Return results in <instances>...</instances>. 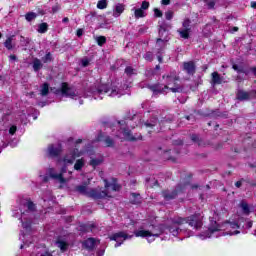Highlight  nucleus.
Segmentation results:
<instances>
[{
  "instance_id": "3",
  "label": "nucleus",
  "mask_w": 256,
  "mask_h": 256,
  "mask_svg": "<svg viewBox=\"0 0 256 256\" xmlns=\"http://www.w3.org/2000/svg\"><path fill=\"white\" fill-rule=\"evenodd\" d=\"M35 211V205L31 200H22L18 208L12 210L13 217L19 219L22 223L24 231H21L20 241H25L26 237H29V231H31V223H33V213Z\"/></svg>"
},
{
  "instance_id": "34",
  "label": "nucleus",
  "mask_w": 256,
  "mask_h": 256,
  "mask_svg": "<svg viewBox=\"0 0 256 256\" xmlns=\"http://www.w3.org/2000/svg\"><path fill=\"white\" fill-rule=\"evenodd\" d=\"M132 198L135 199V200H132V203L134 205H137L138 203H141L140 199H141V196L139 194H131Z\"/></svg>"
},
{
  "instance_id": "2",
  "label": "nucleus",
  "mask_w": 256,
  "mask_h": 256,
  "mask_svg": "<svg viewBox=\"0 0 256 256\" xmlns=\"http://www.w3.org/2000/svg\"><path fill=\"white\" fill-rule=\"evenodd\" d=\"M79 143H81V140H77L74 148L71 149L69 153L66 154L62 159L58 160L57 166L61 167V173H56L55 168H48L46 170V175L50 177V179H54V181L60 183V189H65V187H67V179L63 177V173H66L67 171V166L73 165V163H75V159L77 157H82V155L85 153L82 150L79 151V148H77Z\"/></svg>"
},
{
  "instance_id": "16",
  "label": "nucleus",
  "mask_w": 256,
  "mask_h": 256,
  "mask_svg": "<svg viewBox=\"0 0 256 256\" xmlns=\"http://www.w3.org/2000/svg\"><path fill=\"white\" fill-rule=\"evenodd\" d=\"M97 141H102L106 147H113V139L109 136L103 135V133L98 134Z\"/></svg>"
},
{
  "instance_id": "42",
  "label": "nucleus",
  "mask_w": 256,
  "mask_h": 256,
  "mask_svg": "<svg viewBox=\"0 0 256 256\" xmlns=\"http://www.w3.org/2000/svg\"><path fill=\"white\" fill-rule=\"evenodd\" d=\"M20 42L22 43V45L27 46V45H29V38H25V37L21 36Z\"/></svg>"
},
{
  "instance_id": "40",
  "label": "nucleus",
  "mask_w": 256,
  "mask_h": 256,
  "mask_svg": "<svg viewBox=\"0 0 256 256\" xmlns=\"http://www.w3.org/2000/svg\"><path fill=\"white\" fill-rule=\"evenodd\" d=\"M144 59H146V61H153V54L151 52H147L144 55Z\"/></svg>"
},
{
  "instance_id": "35",
  "label": "nucleus",
  "mask_w": 256,
  "mask_h": 256,
  "mask_svg": "<svg viewBox=\"0 0 256 256\" xmlns=\"http://www.w3.org/2000/svg\"><path fill=\"white\" fill-rule=\"evenodd\" d=\"M36 17L37 14H35L34 12H29L25 15L26 21H33V19H35Z\"/></svg>"
},
{
  "instance_id": "54",
  "label": "nucleus",
  "mask_w": 256,
  "mask_h": 256,
  "mask_svg": "<svg viewBox=\"0 0 256 256\" xmlns=\"http://www.w3.org/2000/svg\"><path fill=\"white\" fill-rule=\"evenodd\" d=\"M252 9H256V2H251Z\"/></svg>"
},
{
  "instance_id": "63",
  "label": "nucleus",
  "mask_w": 256,
  "mask_h": 256,
  "mask_svg": "<svg viewBox=\"0 0 256 256\" xmlns=\"http://www.w3.org/2000/svg\"><path fill=\"white\" fill-rule=\"evenodd\" d=\"M233 69H235V70L237 71V66L234 65V66H233Z\"/></svg>"
},
{
  "instance_id": "62",
  "label": "nucleus",
  "mask_w": 256,
  "mask_h": 256,
  "mask_svg": "<svg viewBox=\"0 0 256 256\" xmlns=\"http://www.w3.org/2000/svg\"><path fill=\"white\" fill-rule=\"evenodd\" d=\"M80 105H83V100H79Z\"/></svg>"
},
{
  "instance_id": "5",
  "label": "nucleus",
  "mask_w": 256,
  "mask_h": 256,
  "mask_svg": "<svg viewBox=\"0 0 256 256\" xmlns=\"http://www.w3.org/2000/svg\"><path fill=\"white\" fill-rule=\"evenodd\" d=\"M84 95L85 97H92V99L95 100H101L105 95L108 97H121V95H125V93L115 84H111L110 86L107 84H97L89 88Z\"/></svg>"
},
{
  "instance_id": "29",
  "label": "nucleus",
  "mask_w": 256,
  "mask_h": 256,
  "mask_svg": "<svg viewBox=\"0 0 256 256\" xmlns=\"http://www.w3.org/2000/svg\"><path fill=\"white\" fill-rule=\"evenodd\" d=\"M41 67H43V63H41V60L34 59V61H33V69H34V71H39V69H41Z\"/></svg>"
},
{
  "instance_id": "27",
  "label": "nucleus",
  "mask_w": 256,
  "mask_h": 256,
  "mask_svg": "<svg viewBox=\"0 0 256 256\" xmlns=\"http://www.w3.org/2000/svg\"><path fill=\"white\" fill-rule=\"evenodd\" d=\"M13 37L14 36H9L6 41L4 42V47H6V49H8V51H11V49H13L14 45H13Z\"/></svg>"
},
{
  "instance_id": "58",
  "label": "nucleus",
  "mask_w": 256,
  "mask_h": 256,
  "mask_svg": "<svg viewBox=\"0 0 256 256\" xmlns=\"http://www.w3.org/2000/svg\"><path fill=\"white\" fill-rule=\"evenodd\" d=\"M253 226V223L252 222H249L248 223V227H252Z\"/></svg>"
},
{
  "instance_id": "17",
  "label": "nucleus",
  "mask_w": 256,
  "mask_h": 256,
  "mask_svg": "<svg viewBox=\"0 0 256 256\" xmlns=\"http://www.w3.org/2000/svg\"><path fill=\"white\" fill-rule=\"evenodd\" d=\"M56 246L62 251V253H65V251L69 249V241L65 238H58Z\"/></svg>"
},
{
  "instance_id": "21",
  "label": "nucleus",
  "mask_w": 256,
  "mask_h": 256,
  "mask_svg": "<svg viewBox=\"0 0 256 256\" xmlns=\"http://www.w3.org/2000/svg\"><path fill=\"white\" fill-rule=\"evenodd\" d=\"M223 83V77L219 75L217 72L212 73V85H221Z\"/></svg>"
},
{
  "instance_id": "48",
  "label": "nucleus",
  "mask_w": 256,
  "mask_h": 256,
  "mask_svg": "<svg viewBox=\"0 0 256 256\" xmlns=\"http://www.w3.org/2000/svg\"><path fill=\"white\" fill-rule=\"evenodd\" d=\"M207 6H208V9H213V7H215V2L210 1V2H208Z\"/></svg>"
},
{
  "instance_id": "33",
  "label": "nucleus",
  "mask_w": 256,
  "mask_h": 256,
  "mask_svg": "<svg viewBox=\"0 0 256 256\" xmlns=\"http://www.w3.org/2000/svg\"><path fill=\"white\" fill-rule=\"evenodd\" d=\"M180 37H182V39H189V29H185L182 31H179Z\"/></svg>"
},
{
  "instance_id": "64",
  "label": "nucleus",
  "mask_w": 256,
  "mask_h": 256,
  "mask_svg": "<svg viewBox=\"0 0 256 256\" xmlns=\"http://www.w3.org/2000/svg\"><path fill=\"white\" fill-rule=\"evenodd\" d=\"M254 235L256 236V230H255V232H254Z\"/></svg>"
},
{
  "instance_id": "1",
  "label": "nucleus",
  "mask_w": 256,
  "mask_h": 256,
  "mask_svg": "<svg viewBox=\"0 0 256 256\" xmlns=\"http://www.w3.org/2000/svg\"><path fill=\"white\" fill-rule=\"evenodd\" d=\"M185 223H188L190 227L197 231L203 227V214L196 213L187 218L174 217L167 227L165 225L155 226L145 222L133 232L129 230L119 231L112 234L109 239L110 241L116 242L114 245L116 248L121 247L125 241H129L133 237H141L142 239H146L148 243H153L161 235H169L170 233L173 237H177L183 231L181 230V225H185Z\"/></svg>"
},
{
  "instance_id": "10",
  "label": "nucleus",
  "mask_w": 256,
  "mask_h": 256,
  "mask_svg": "<svg viewBox=\"0 0 256 256\" xmlns=\"http://www.w3.org/2000/svg\"><path fill=\"white\" fill-rule=\"evenodd\" d=\"M159 35L160 38L157 39L156 47H165V45H167V41H169V38H167L169 32H167V30L161 26L159 29Z\"/></svg>"
},
{
  "instance_id": "31",
  "label": "nucleus",
  "mask_w": 256,
  "mask_h": 256,
  "mask_svg": "<svg viewBox=\"0 0 256 256\" xmlns=\"http://www.w3.org/2000/svg\"><path fill=\"white\" fill-rule=\"evenodd\" d=\"M44 203H47V201H53V195L51 194V191H46L43 196Z\"/></svg>"
},
{
  "instance_id": "12",
  "label": "nucleus",
  "mask_w": 256,
  "mask_h": 256,
  "mask_svg": "<svg viewBox=\"0 0 256 256\" xmlns=\"http://www.w3.org/2000/svg\"><path fill=\"white\" fill-rule=\"evenodd\" d=\"M30 256H53V254L49 252V249H47V247H45L44 245H41V246L34 247Z\"/></svg>"
},
{
  "instance_id": "24",
  "label": "nucleus",
  "mask_w": 256,
  "mask_h": 256,
  "mask_svg": "<svg viewBox=\"0 0 256 256\" xmlns=\"http://www.w3.org/2000/svg\"><path fill=\"white\" fill-rule=\"evenodd\" d=\"M83 167H85V159L81 158V159L76 160V162L74 164L75 171H81V169H83Z\"/></svg>"
},
{
  "instance_id": "26",
  "label": "nucleus",
  "mask_w": 256,
  "mask_h": 256,
  "mask_svg": "<svg viewBox=\"0 0 256 256\" xmlns=\"http://www.w3.org/2000/svg\"><path fill=\"white\" fill-rule=\"evenodd\" d=\"M240 207L245 215H249V213H251V210L253 209V207H250L247 202H241Z\"/></svg>"
},
{
  "instance_id": "47",
  "label": "nucleus",
  "mask_w": 256,
  "mask_h": 256,
  "mask_svg": "<svg viewBox=\"0 0 256 256\" xmlns=\"http://www.w3.org/2000/svg\"><path fill=\"white\" fill-rule=\"evenodd\" d=\"M190 24H191V21L189 19L184 20L183 22L184 29H189Z\"/></svg>"
},
{
  "instance_id": "11",
  "label": "nucleus",
  "mask_w": 256,
  "mask_h": 256,
  "mask_svg": "<svg viewBox=\"0 0 256 256\" xmlns=\"http://www.w3.org/2000/svg\"><path fill=\"white\" fill-rule=\"evenodd\" d=\"M62 151L63 148L61 147V144H51L46 150V155H48V157H57L58 155H61Z\"/></svg>"
},
{
  "instance_id": "8",
  "label": "nucleus",
  "mask_w": 256,
  "mask_h": 256,
  "mask_svg": "<svg viewBox=\"0 0 256 256\" xmlns=\"http://www.w3.org/2000/svg\"><path fill=\"white\" fill-rule=\"evenodd\" d=\"M61 92L64 97H70V99H79L81 95H79V92L67 85V83H63L61 87Z\"/></svg>"
},
{
  "instance_id": "15",
  "label": "nucleus",
  "mask_w": 256,
  "mask_h": 256,
  "mask_svg": "<svg viewBox=\"0 0 256 256\" xmlns=\"http://www.w3.org/2000/svg\"><path fill=\"white\" fill-rule=\"evenodd\" d=\"M124 11H125V4L123 3L115 4L113 7V17H115V19H117L118 17H121Z\"/></svg>"
},
{
  "instance_id": "61",
  "label": "nucleus",
  "mask_w": 256,
  "mask_h": 256,
  "mask_svg": "<svg viewBox=\"0 0 256 256\" xmlns=\"http://www.w3.org/2000/svg\"><path fill=\"white\" fill-rule=\"evenodd\" d=\"M233 29H234V31H239V28H237V27H234Z\"/></svg>"
},
{
  "instance_id": "19",
  "label": "nucleus",
  "mask_w": 256,
  "mask_h": 256,
  "mask_svg": "<svg viewBox=\"0 0 256 256\" xmlns=\"http://www.w3.org/2000/svg\"><path fill=\"white\" fill-rule=\"evenodd\" d=\"M236 97L238 101H249L251 99V93L239 90Z\"/></svg>"
},
{
  "instance_id": "43",
  "label": "nucleus",
  "mask_w": 256,
  "mask_h": 256,
  "mask_svg": "<svg viewBox=\"0 0 256 256\" xmlns=\"http://www.w3.org/2000/svg\"><path fill=\"white\" fill-rule=\"evenodd\" d=\"M154 15H155V17H163V12H161V10H159V8H155Z\"/></svg>"
},
{
  "instance_id": "25",
  "label": "nucleus",
  "mask_w": 256,
  "mask_h": 256,
  "mask_svg": "<svg viewBox=\"0 0 256 256\" xmlns=\"http://www.w3.org/2000/svg\"><path fill=\"white\" fill-rule=\"evenodd\" d=\"M40 95L42 97H47V95H49V84L44 83L40 86Z\"/></svg>"
},
{
  "instance_id": "38",
  "label": "nucleus",
  "mask_w": 256,
  "mask_h": 256,
  "mask_svg": "<svg viewBox=\"0 0 256 256\" xmlns=\"http://www.w3.org/2000/svg\"><path fill=\"white\" fill-rule=\"evenodd\" d=\"M140 9H142V11H147V9H149V2L143 1Z\"/></svg>"
},
{
  "instance_id": "14",
  "label": "nucleus",
  "mask_w": 256,
  "mask_h": 256,
  "mask_svg": "<svg viewBox=\"0 0 256 256\" xmlns=\"http://www.w3.org/2000/svg\"><path fill=\"white\" fill-rule=\"evenodd\" d=\"M116 137H119V139H125L126 141H137V139H141V136L135 138L133 135H131V131L127 129L122 130L121 134H117Z\"/></svg>"
},
{
  "instance_id": "20",
  "label": "nucleus",
  "mask_w": 256,
  "mask_h": 256,
  "mask_svg": "<svg viewBox=\"0 0 256 256\" xmlns=\"http://www.w3.org/2000/svg\"><path fill=\"white\" fill-rule=\"evenodd\" d=\"M184 71H186L188 75H193L195 73V64L193 62L184 63Z\"/></svg>"
},
{
  "instance_id": "32",
  "label": "nucleus",
  "mask_w": 256,
  "mask_h": 256,
  "mask_svg": "<svg viewBox=\"0 0 256 256\" xmlns=\"http://www.w3.org/2000/svg\"><path fill=\"white\" fill-rule=\"evenodd\" d=\"M97 9H107V0H99L97 3Z\"/></svg>"
},
{
  "instance_id": "28",
  "label": "nucleus",
  "mask_w": 256,
  "mask_h": 256,
  "mask_svg": "<svg viewBox=\"0 0 256 256\" xmlns=\"http://www.w3.org/2000/svg\"><path fill=\"white\" fill-rule=\"evenodd\" d=\"M49 25L47 23H41L38 25V33H47Z\"/></svg>"
},
{
  "instance_id": "23",
  "label": "nucleus",
  "mask_w": 256,
  "mask_h": 256,
  "mask_svg": "<svg viewBox=\"0 0 256 256\" xmlns=\"http://www.w3.org/2000/svg\"><path fill=\"white\" fill-rule=\"evenodd\" d=\"M103 163V156H100L99 158H93L91 157L90 165L95 169V167H98V165H101Z\"/></svg>"
},
{
  "instance_id": "59",
  "label": "nucleus",
  "mask_w": 256,
  "mask_h": 256,
  "mask_svg": "<svg viewBox=\"0 0 256 256\" xmlns=\"http://www.w3.org/2000/svg\"><path fill=\"white\" fill-rule=\"evenodd\" d=\"M44 181H49L48 176L44 177Z\"/></svg>"
},
{
  "instance_id": "4",
  "label": "nucleus",
  "mask_w": 256,
  "mask_h": 256,
  "mask_svg": "<svg viewBox=\"0 0 256 256\" xmlns=\"http://www.w3.org/2000/svg\"><path fill=\"white\" fill-rule=\"evenodd\" d=\"M239 224L237 222H225L223 224L217 223V221L211 220L208 230L201 232L198 237L202 241L205 239L225 237V235H239Z\"/></svg>"
},
{
  "instance_id": "7",
  "label": "nucleus",
  "mask_w": 256,
  "mask_h": 256,
  "mask_svg": "<svg viewBox=\"0 0 256 256\" xmlns=\"http://www.w3.org/2000/svg\"><path fill=\"white\" fill-rule=\"evenodd\" d=\"M78 193L86 195V197H92V199H105V197H113L111 193L101 190V188L89 189L85 185L76 187Z\"/></svg>"
},
{
  "instance_id": "13",
  "label": "nucleus",
  "mask_w": 256,
  "mask_h": 256,
  "mask_svg": "<svg viewBox=\"0 0 256 256\" xmlns=\"http://www.w3.org/2000/svg\"><path fill=\"white\" fill-rule=\"evenodd\" d=\"M101 242L95 238H88L83 242V247L88 251H93Z\"/></svg>"
},
{
  "instance_id": "45",
  "label": "nucleus",
  "mask_w": 256,
  "mask_h": 256,
  "mask_svg": "<svg viewBox=\"0 0 256 256\" xmlns=\"http://www.w3.org/2000/svg\"><path fill=\"white\" fill-rule=\"evenodd\" d=\"M89 63H90V61L87 58H84V59L81 60L82 67L89 66Z\"/></svg>"
},
{
  "instance_id": "51",
  "label": "nucleus",
  "mask_w": 256,
  "mask_h": 256,
  "mask_svg": "<svg viewBox=\"0 0 256 256\" xmlns=\"http://www.w3.org/2000/svg\"><path fill=\"white\" fill-rule=\"evenodd\" d=\"M161 3L162 5H169V3H171V0H162Z\"/></svg>"
},
{
  "instance_id": "52",
  "label": "nucleus",
  "mask_w": 256,
  "mask_h": 256,
  "mask_svg": "<svg viewBox=\"0 0 256 256\" xmlns=\"http://www.w3.org/2000/svg\"><path fill=\"white\" fill-rule=\"evenodd\" d=\"M157 59H158L159 63H163V57H161V54L157 55Z\"/></svg>"
},
{
  "instance_id": "30",
  "label": "nucleus",
  "mask_w": 256,
  "mask_h": 256,
  "mask_svg": "<svg viewBox=\"0 0 256 256\" xmlns=\"http://www.w3.org/2000/svg\"><path fill=\"white\" fill-rule=\"evenodd\" d=\"M125 73L128 75V77H131V75H137V70L133 69L131 66H128L125 69Z\"/></svg>"
},
{
  "instance_id": "37",
  "label": "nucleus",
  "mask_w": 256,
  "mask_h": 256,
  "mask_svg": "<svg viewBox=\"0 0 256 256\" xmlns=\"http://www.w3.org/2000/svg\"><path fill=\"white\" fill-rule=\"evenodd\" d=\"M107 41V39L105 38V37H103V36H100V37H98L97 38V43H98V45H104V43Z\"/></svg>"
},
{
  "instance_id": "46",
  "label": "nucleus",
  "mask_w": 256,
  "mask_h": 256,
  "mask_svg": "<svg viewBox=\"0 0 256 256\" xmlns=\"http://www.w3.org/2000/svg\"><path fill=\"white\" fill-rule=\"evenodd\" d=\"M145 127H155L157 125V119H154L153 123L146 122Z\"/></svg>"
},
{
  "instance_id": "18",
  "label": "nucleus",
  "mask_w": 256,
  "mask_h": 256,
  "mask_svg": "<svg viewBox=\"0 0 256 256\" xmlns=\"http://www.w3.org/2000/svg\"><path fill=\"white\" fill-rule=\"evenodd\" d=\"M105 182V189L107 191H119L121 189V186L117 184V180L112 179V183H109L107 180H104Z\"/></svg>"
},
{
  "instance_id": "9",
  "label": "nucleus",
  "mask_w": 256,
  "mask_h": 256,
  "mask_svg": "<svg viewBox=\"0 0 256 256\" xmlns=\"http://www.w3.org/2000/svg\"><path fill=\"white\" fill-rule=\"evenodd\" d=\"M185 189H187V185H184V186H177L176 188V191H169V190H166L164 192H162V195L165 199V201H171V199H175V197H177V194L178 193H181V191H185Z\"/></svg>"
},
{
  "instance_id": "55",
  "label": "nucleus",
  "mask_w": 256,
  "mask_h": 256,
  "mask_svg": "<svg viewBox=\"0 0 256 256\" xmlns=\"http://www.w3.org/2000/svg\"><path fill=\"white\" fill-rule=\"evenodd\" d=\"M63 23H69V18H67V17H65V18H63Z\"/></svg>"
},
{
  "instance_id": "60",
  "label": "nucleus",
  "mask_w": 256,
  "mask_h": 256,
  "mask_svg": "<svg viewBox=\"0 0 256 256\" xmlns=\"http://www.w3.org/2000/svg\"><path fill=\"white\" fill-rule=\"evenodd\" d=\"M131 123H133V121L129 120V121L127 122V125H131Z\"/></svg>"
},
{
  "instance_id": "53",
  "label": "nucleus",
  "mask_w": 256,
  "mask_h": 256,
  "mask_svg": "<svg viewBox=\"0 0 256 256\" xmlns=\"http://www.w3.org/2000/svg\"><path fill=\"white\" fill-rule=\"evenodd\" d=\"M241 185H242V182H241V181H237V182L235 183V187H237V188L241 187Z\"/></svg>"
},
{
  "instance_id": "6",
  "label": "nucleus",
  "mask_w": 256,
  "mask_h": 256,
  "mask_svg": "<svg viewBox=\"0 0 256 256\" xmlns=\"http://www.w3.org/2000/svg\"><path fill=\"white\" fill-rule=\"evenodd\" d=\"M163 81L165 83L164 87H161L159 84L150 86L154 95H157L158 93L165 94L168 91H171L172 93H181V91H183L181 84H179V76L177 75V72H170L169 74L164 75Z\"/></svg>"
},
{
  "instance_id": "44",
  "label": "nucleus",
  "mask_w": 256,
  "mask_h": 256,
  "mask_svg": "<svg viewBox=\"0 0 256 256\" xmlns=\"http://www.w3.org/2000/svg\"><path fill=\"white\" fill-rule=\"evenodd\" d=\"M52 57H51V53H47L45 55V57L43 58L44 63H49V61H51Z\"/></svg>"
},
{
  "instance_id": "22",
  "label": "nucleus",
  "mask_w": 256,
  "mask_h": 256,
  "mask_svg": "<svg viewBox=\"0 0 256 256\" xmlns=\"http://www.w3.org/2000/svg\"><path fill=\"white\" fill-rule=\"evenodd\" d=\"M132 11H134V17L135 19H141L145 17L147 14L145 13V10L141 8H133Z\"/></svg>"
},
{
  "instance_id": "56",
  "label": "nucleus",
  "mask_w": 256,
  "mask_h": 256,
  "mask_svg": "<svg viewBox=\"0 0 256 256\" xmlns=\"http://www.w3.org/2000/svg\"><path fill=\"white\" fill-rule=\"evenodd\" d=\"M198 137L197 135H192V141H197Z\"/></svg>"
},
{
  "instance_id": "36",
  "label": "nucleus",
  "mask_w": 256,
  "mask_h": 256,
  "mask_svg": "<svg viewBox=\"0 0 256 256\" xmlns=\"http://www.w3.org/2000/svg\"><path fill=\"white\" fill-rule=\"evenodd\" d=\"M20 249H26V251L31 252V245H29V243L27 242H23V244H21Z\"/></svg>"
},
{
  "instance_id": "57",
  "label": "nucleus",
  "mask_w": 256,
  "mask_h": 256,
  "mask_svg": "<svg viewBox=\"0 0 256 256\" xmlns=\"http://www.w3.org/2000/svg\"><path fill=\"white\" fill-rule=\"evenodd\" d=\"M10 145H11L12 147H17V142H16V143L10 142Z\"/></svg>"
},
{
  "instance_id": "49",
  "label": "nucleus",
  "mask_w": 256,
  "mask_h": 256,
  "mask_svg": "<svg viewBox=\"0 0 256 256\" xmlns=\"http://www.w3.org/2000/svg\"><path fill=\"white\" fill-rule=\"evenodd\" d=\"M83 35V29L77 30V37H81Z\"/></svg>"
},
{
  "instance_id": "50",
  "label": "nucleus",
  "mask_w": 256,
  "mask_h": 256,
  "mask_svg": "<svg viewBox=\"0 0 256 256\" xmlns=\"http://www.w3.org/2000/svg\"><path fill=\"white\" fill-rule=\"evenodd\" d=\"M9 59H10V61H17V56H15V55H10V56H9Z\"/></svg>"
},
{
  "instance_id": "39",
  "label": "nucleus",
  "mask_w": 256,
  "mask_h": 256,
  "mask_svg": "<svg viewBox=\"0 0 256 256\" xmlns=\"http://www.w3.org/2000/svg\"><path fill=\"white\" fill-rule=\"evenodd\" d=\"M16 132H17V126L15 125L11 126L8 130L9 135H15Z\"/></svg>"
},
{
  "instance_id": "41",
  "label": "nucleus",
  "mask_w": 256,
  "mask_h": 256,
  "mask_svg": "<svg viewBox=\"0 0 256 256\" xmlns=\"http://www.w3.org/2000/svg\"><path fill=\"white\" fill-rule=\"evenodd\" d=\"M165 17L168 21H171V19H173V11H167Z\"/></svg>"
}]
</instances>
